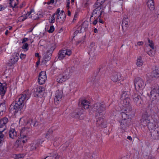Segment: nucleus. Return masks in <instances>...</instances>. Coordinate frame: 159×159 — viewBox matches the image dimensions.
<instances>
[{
    "label": "nucleus",
    "instance_id": "obj_1",
    "mask_svg": "<svg viewBox=\"0 0 159 159\" xmlns=\"http://www.w3.org/2000/svg\"><path fill=\"white\" fill-rule=\"evenodd\" d=\"M30 97L28 91L24 92L19 96L18 98L16 99L15 103L13 102L10 105L9 108L10 111H12L15 110L14 112H17L19 110H21L25 102Z\"/></svg>",
    "mask_w": 159,
    "mask_h": 159
},
{
    "label": "nucleus",
    "instance_id": "obj_2",
    "mask_svg": "<svg viewBox=\"0 0 159 159\" xmlns=\"http://www.w3.org/2000/svg\"><path fill=\"white\" fill-rule=\"evenodd\" d=\"M30 128V127L28 128L27 126L22 128L20 131V138L16 141L15 145V147L18 150L21 151L23 150L24 144L26 142L28 138L27 136L24 134H27Z\"/></svg>",
    "mask_w": 159,
    "mask_h": 159
},
{
    "label": "nucleus",
    "instance_id": "obj_3",
    "mask_svg": "<svg viewBox=\"0 0 159 159\" xmlns=\"http://www.w3.org/2000/svg\"><path fill=\"white\" fill-rule=\"evenodd\" d=\"M106 107V106L104 103H97L93 105L92 110L95 112L96 116H101L104 114Z\"/></svg>",
    "mask_w": 159,
    "mask_h": 159
},
{
    "label": "nucleus",
    "instance_id": "obj_4",
    "mask_svg": "<svg viewBox=\"0 0 159 159\" xmlns=\"http://www.w3.org/2000/svg\"><path fill=\"white\" fill-rule=\"evenodd\" d=\"M125 93H124L121 96L122 110L123 111H127L128 112H131L132 109L130 105V99L127 96L125 98Z\"/></svg>",
    "mask_w": 159,
    "mask_h": 159
},
{
    "label": "nucleus",
    "instance_id": "obj_5",
    "mask_svg": "<svg viewBox=\"0 0 159 159\" xmlns=\"http://www.w3.org/2000/svg\"><path fill=\"white\" fill-rule=\"evenodd\" d=\"M134 86L136 90L142 95L143 91L146 85L144 80L139 78H137L134 80Z\"/></svg>",
    "mask_w": 159,
    "mask_h": 159
},
{
    "label": "nucleus",
    "instance_id": "obj_6",
    "mask_svg": "<svg viewBox=\"0 0 159 159\" xmlns=\"http://www.w3.org/2000/svg\"><path fill=\"white\" fill-rule=\"evenodd\" d=\"M71 72L70 70L67 69L62 74H60L56 78V81L59 83L65 81L70 77Z\"/></svg>",
    "mask_w": 159,
    "mask_h": 159
},
{
    "label": "nucleus",
    "instance_id": "obj_7",
    "mask_svg": "<svg viewBox=\"0 0 159 159\" xmlns=\"http://www.w3.org/2000/svg\"><path fill=\"white\" fill-rule=\"evenodd\" d=\"M56 15H57V21L61 23H63L66 18V14L64 11H61L60 8H58L55 12Z\"/></svg>",
    "mask_w": 159,
    "mask_h": 159
},
{
    "label": "nucleus",
    "instance_id": "obj_8",
    "mask_svg": "<svg viewBox=\"0 0 159 159\" xmlns=\"http://www.w3.org/2000/svg\"><path fill=\"white\" fill-rule=\"evenodd\" d=\"M71 53V51L70 49L60 50L58 53V59L59 60H61L66 56H70Z\"/></svg>",
    "mask_w": 159,
    "mask_h": 159
},
{
    "label": "nucleus",
    "instance_id": "obj_9",
    "mask_svg": "<svg viewBox=\"0 0 159 159\" xmlns=\"http://www.w3.org/2000/svg\"><path fill=\"white\" fill-rule=\"evenodd\" d=\"M44 141V140L42 139H38L35 141H34L30 145V150L31 151L35 150Z\"/></svg>",
    "mask_w": 159,
    "mask_h": 159
},
{
    "label": "nucleus",
    "instance_id": "obj_10",
    "mask_svg": "<svg viewBox=\"0 0 159 159\" xmlns=\"http://www.w3.org/2000/svg\"><path fill=\"white\" fill-rule=\"evenodd\" d=\"M133 102L138 106H140L143 104V100L140 96L137 94H134L132 95Z\"/></svg>",
    "mask_w": 159,
    "mask_h": 159
},
{
    "label": "nucleus",
    "instance_id": "obj_11",
    "mask_svg": "<svg viewBox=\"0 0 159 159\" xmlns=\"http://www.w3.org/2000/svg\"><path fill=\"white\" fill-rule=\"evenodd\" d=\"M96 8L94 10L91 17L94 18H99L100 17L101 15L103 12V10L101 7H95Z\"/></svg>",
    "mask_w": 159,
    "mask_h": 159
},
{
    "label": "nucleus",
    "instance_id": "obj_12",
    "mask_svg": "<svg viewBox=\"0 0 159 159\" xmlns=\"http://www.w3.org/2000/svg\"><path fill=\"white\" fill-rule=\"evenodd\" d=\"M47 80V76L45 72L42 71L39 74L38 78V82L39 84H44Z\"/></svg>",
    "mask_w": 159,
    "mask_h": 159
},
{
    "label": "nucleus",
    "instance_id": "obj_13",
    "mask_svg": "<svg viewBox=\"0 0 159 159\" xmlns=\"http://www.w3.org/2000/svg\"><path fill=\"white\" fill-rule=\"evenodd\" d=\"M19 54L17 53H14L12 54L9 61V64L11 66L15 64L18 60Z\"/></svg>",
    "mask_w": 159,
    "mask_h": 159
},
{
    "label": "nucleus",
    "instance_id": "obj_14",
    "mask_svg": "<svg viewBox=\"0 0 159 159\" xmlns=\"http://www.w3.org/2000/svg\"><path fill=\"white\" fill-rule=\"evenodd\" d=\"M146 125L148 127L150 130H152L159 127V123L157 121L153 120V122L149 121Z\"/></svg>",
    "mask_w": 159,
    "mask_h": 159
},
{
    "label": "nucleus",
    "instance_id": "obj_15",
    "mask_svg": "<svg viewBox=\"0 0 159 159\" xmlns=\"http://www.w3.org/2000/svg\"><path fill=\"white\" fill-rule=\"evenodd\" d=\"M89 25V22L87 21H85L83 23H79L77 25V27L79 28L81 31L82 32L86 31Z\"/></svg>",
    "mask_w": 159,
    "mask_h": 159
},
{
    "label": "nucleus",
    "instance_id": "obj_16",
    "mask_svg": "<svg viewBox=\"0 0 159 159\" xmlns=\"http://www.w3.org/2000/svg\"><path fill=\"white\" fill-rule=\"evenodd\" d=\"M8 121V119L7 118L4 117L0 120V129L2 128L1 130H0V133H2L4 131L6 128V124Z\"/></svg>",
    "mask_w": 159,
    "mask_h": 159
},
{
    "label": "nucleus",
    "instance_id": "obj_17",
    "mask_svg": "<svg viewBox=\"0 0 159 159\" xmlns=\"http://www.w3.org/2000/svg\"><path fill=\"white\" fill-rule=\"evenodd\" d=\"M111 78L113 82H116L121 79V75L120 73L114 72L111 74Z\"/></svg>",
    "mask_w": 159,
    "mask_h": 159
},
{
    "label": "nucleus",
    "instance_id": "obj_18",
    "mask_svg": "<svg viewBox=\"0 0 159 159\" xmlns=\"http://www.w3.org/2000/svg\"><path fill=\"white\" fill-rule=\"evenodd\" d=\"M44 90V88L43 87H38L34 89V94L37 97H41L43 94V91Z\"/></svg>",
    "mask_w": 159,
    "mask_h": 159
},
{
    "label": "nucleus",
    "instance_id": "obj_19",
    "mask_svg": "<svg viewBox=\"0 0 159 159\" xmlns=\"http://www.w3.org/2000/svg\"><path fill=\"white\" fill-rule=\"evenodd\" d=\"M150 121L149 116L147 113L143 114L141 120L142 125L143 126H146V124Z\"/></svg>",
    "mask_w": 159,
    "mask_h": 159
},
{
    "label": "nucleus",
    "instance_id": "obj_20",
    "mask_svg": "<svg viewBox=\"0 0 159 159\" xmlns=\"http://www.w3.org/2000/svg\"><path fill=\"white\" fill-rule=\"evenodd\" d=\"M97 125L102 128H104L106 127V122L104 119L101 117H99L97 119Z\"/></svg>",
    "mask_w": 159,
    "mask_h": 159
},
{
    "label": "nucleus",
    "instance_id": "obj_21",
    "mask_svg": "<svg viewBox=\"0 0 159 159\" xmlns=\"http://www.w3.org/2000/svg\"><path fill=\"white\" fill-rule=\"evenodd\" d=\"M152 90H151V97H152L153 96V95H154V96L156 97L157 95H158V93H159V87L157 84H154V86L152 87H151Z\"/></svg>",
    "mask_w": 159,
    "mask_h": 159
},
{
    "label": "nucleus",
    "instance_id": "obj_22",
    "mask_svg": "<svg viewBox=\"0 0 159 159\" xmlns=\"http://www.w3.org/2000/svg\"><path fill=\"white\" fill-rule=\"evenodd\" d=\"M148 78L151 80H153L155 78H159V68L153 70Z\"/></svg>",
    "mask_w": 159,
    "mask_h": 159
},
{
    "label": "nucleus",
    "instance_id": "obj_23",
    "mask_svg": "<svg viewBox=\"0 0 159 159\" xmlns=\"http://www.w3.org/2000/svg\"><path fill=\"white\" fill-rule=\"evenodd\" d=\"M151 136L154 139H158L159 136V127L151 130Z\"/></svg>",
    "mask_w": 159,
    "mask_h": 159
},
{
    "label": "nucleus",
    "instance_id": "obj_24",
    "mask_svg": "<svg viewBox=\"0 0 159 159\" xmlns=\"http://www.w3.org/2000/svg\"><path fill=\"white\" fill-rule=\"evenodd\" d=\"M62 98V93L59 91H57L55 93L54 98V102L56 104L59 103V102L61 100Z\"/></svg>",
    "mask_w": 159,
    "mask_h": 159
},
{
    "label": "nucleus",
    "instance_id": "obj_25",
    "mask_svg": "<svg viewBox=\"0 0 159 159\" xmlns=\"http://www.w3.org/2000/svg\"><path fill=\"white\" fill-rule=\"evenodd\" d=\"M129 20L128 18L126 17L123 19L122 22V27L123 29L126 30L129 27Z\"/></svg>",
    "mask_w": 159,
    "mask_h": 159
},
{
    "label": "nucleus",
    "instance_id": "obj_26",
    "mask_svg": "<svg viewBox=\"0 0 159 159\" xmlns=\"http://www.w3.org/2000/svg\"><path fill=\"white\" fill-rule=\"evenodd\" d=\"M6 84L0 83V94L1 96H3L6 92L7 87Z\"/></svg>",
    "mask_w": 159,
    "mask_h": 159
},
{
    "label": "nucleus",
    "instance_id": "obj_27",
    "mask_svg": "<svg viewBox=\"0 0 159 159\" xmlns=\"http://www.w3.org/2000/svg\"><path fill=\"white\" fill-rule=\"evenodd\" d=\"M28 14L29 15H30L29 18L33 20L38 19L39 18L38 15L34 12L33 9L29 11V14Z\"/></svg>",
    "mask_w": 159,
    "mask_h": 159
},
{
    "label": "nucleus",
    "instance_id": "obj_28",
    "mask_svg": "<svg viewBox=\"0 0 159 159\" xmlns=\"http://www.w3.org/2000/svg\"><path fill=\"white\" fill-rule=\"evenodd\" d=\"M9 134V137L12 139L15 138L17 135V132L13 128H10Z\"/></svg>",
    "mask_w": 159,
    "mask_h": 159
},
{
    "label": "nucleus",
    "instance_id": "obj_29",
    "mask_svg": "<svg viewBox=\"0 0 159 159\" xmlns=\"http://www.w3.org/2000/svg\"><path fill=\"white\" fill-rule=\"evenodd\" d=\"M105 0H97L96 2L94 5L95 7H101V8L103 7Z\"/></svg>",
    "mask_w": 159,
    "mask_h": 159
},
{
    "label": "nucleus",
    "instance_id": "obj_30",
    "mask_svg": "<svg viewBox=\"0 0 159 159\" xmlns=\"http://www.w3.org/2000/svg\"><path fill=\"white\" fill-rule=\"evenodd\" d=\"M6 111V105L4 102L0 104V116H2Z\"/></svg>",
    "mask_w": 159,
    "mask_h": 159
},
{
    "label": "nucleus",
    "instance_id": "obj_31",
    "mask_svg": "<svg viewBox=\"0 0 159 159\" xmlns=\"http://www.w3.org/2000/svg\"><path fill=\"white\" fill-rule=\"evenodd\" d=\"M84 111L83 109H81L78 112L73 113L72 116L77 119H82L83 118L81 116L83 114Z\"/></svg>",
    "mask_w": 159,
    "mask_h": 159
},
{
    "label": "nucleus",
    "instance_id": "obj_32",
    "mask_svg": "<svg viewBox=\"0 0 159 159\" xmlns=\"http://www.w3.org/2000/svg\"><path fill=\"white\" fill-rule=\"evenodd\" d=\"M128 126L127 124L126 120H122L120 122V128H121L123 131H125L126 130Z\"/></svg>",
    "mask_w": 159,
    "mask_h": 159
},
{
    "label": "nucleus",
    "instance_id": "obj_33",
    "mask_svg": "<svg viewBox=\"0 0 159 159\" xmlns=\"http://www.w3.org/2000/svg\"><path fill=\"white\" fill-rule=\"evenodd\" d=\"M90 103L89 101L84 100L82 101L81 105L85 109H88L90 107Z\"/></svg>",
    "mask_w": 159,
    "mask_h": 159
},
{
    "label": "nucleus",
    "instance_id": "obj_34",
    "mask_svg": "<svg viewBox=\"0 0 159 159\" xmlns=\"http://www.w3.org/2000/svg\"><path fill=\"white\" fill-rule=\"evenodd\" d=\"M51 54L52 52H47L46 53H44L43 59L45 61H48L50 59Z\"/></svg>",
    "mask_w": 159,
    "mask_h": 159
},
{
    "label": "nucleus",
    "instance_id": "obj_35",
    "mask_svg": "<svg viewBox=\"0 0 159 159\" xmlns=\"http://www.w3.org/2000/svg\"><path fill=\"white\" fill-rule=\"evenodd\" d=\"M147 4L151 10H154V6L153 0H149L147 3Z\"/></svg>",
    "mask_w": 159,
    "mask_h": 159
},
{
    "label": "nucleus",
    "instance_id": "obj_36",
    "mask_svg": "<svg viewBox=\"0 0 159 159\" xmlns=\"http://www.w3.org/2000/svg\"><path fill=\"white\" fill-rule=\"evenodd\" d=\"M121 111H122L121 115L123 119V120H126L127 118H128L129 116L130 115L129 113L130 112H128L127 111H123L122 110V109H121Z\"/></svg>",
    "mask_w": 159,
    "mask_h": 159
},
{
    "label": "nucleus",
    "instance_id": "obj_37",
    "mask_svg": "<svg viewBox=\"0 0 159 159\" xmlns=\"http://www.w3.org/2000/svg\"><path fill=\"white\" fill-rule=\"evenodd\" d=\"M47 48L49 49L48 52H52L55 48V44L53 43H49L47 46Z\"/></svg>",
    "mask_w": 159,
    "mask_h": 159
},
{
    "label": "nucleus",
    "instance_id": "obj_38",
    "mask_svg": "<svg viewBox=\"0 0 159 159\" xmlns=\"http://www.w3.org/2000/svg\"><path fill=\"white\" fill-rule=\"evenodd\" d=\"M10 6L13 8L18 4V0H10Z\"/></svg>",
    "mask_w": 159,
    "mask_h": 159
},
{
    "label": "nucleus",
    "instance_id": "obj_39",
    "mask_svg": "<svg viewBox=\"0 0 159 159\" xmlns=\"http://www.w3.org/2000/svg\"><path fill=\"white\" fill-rule=\"evenodd\" d=\"M49 154L50 155L49 156L53 158L54 159H59V156L58 155V154L55 151L52 152Z\"/></svg>",
    "mask_w": 159,
    "mask_h": 159
},
{
    "label": "nucleus",
    "instance_id": "obj_40",
    "mask_svg": "<svg viewBox=\"0 0 159 159\" xmlns=\"http://www.w3.org/2000/svg\"><path fill=\"white\" fill-rule=\"evenodd\" d=\"M143 64V60L141 57H139L137 58L136 60V65L139 67L142 66Z\"/></svg>",
    "mask_w": 159,
    "mask_h": 159
},
{
    "label": "nucleus",
    "instance_id": "obj_41",
    "mask_svg": "<svg viewBox=\"0 0 159 159\" xmlns=\"http://www.w3.org/2000/svg\"><path fill=\"white\" fill-rule=\"evenodd\" d=\"M29 123H30V125L31 126H33L34 127L37 126L38 125V123L37 121L31 119L30 121L27 122L26 125H28Z\"/></svg>",
    "mask_w": 159,
    "mask_h": 159
},
{
    "label": "nucleus",
    "instance_id": "obj_42",
    "mask_svg": "<svg viewBox=\"0 0 159 159\" xmlns=\"http://www.w3.org/2000/svg\"><path fill=\"white\" fill-rule=\"evenodd\" d=\"M94 20L93 19V17H90V22L91 24H93V25H96L98 22V19L97 18H94Z\"/></svg>",
    "mask_w": 159,
    "mask_h": 159
},
{
    "label": "nucleus",
    "instance_id": "obj_43",
    "mask_svg": "<svg viewBox=\"0 0 159 159\" xmlns=\"http://www.w3.org/2000/svg\"><path fill=\"white\" fill-rule=\"evenodd\" d=\"M29 45L28 43H25L23 44L22 47V48L25 51H27L29 49Z\"/></svg>",
    "mask_w": 159,
    "mask_h": 159
},
{
    "label": "nucleus",
    "instance_id": "obj_44",
    "mask_svg": "<svg viewBox=\"0 0 159 159\" xmlns=\"http://www.w3.org/2000/svg\"><path fill=\"white\" fill-rule=\"evenodd\" d=\"M95 43H91L89 48V49H90V51H92L93 52L95 48Z\"/></svg>",
    "mask_w": 159,
    "mask_h": 159
},
{
    "label": "nucleus",
    "instance_id": "obj_45",
    "mask_svg": "<svg viewBox=\"0 0 159 159\" xmlns=\"http://www.w3.org/2000/svg\"><path fill=\"white\" fill-rule=\"evenodd\" d=\"M85 157L86 159H91V157H94L93 155L91 156V154L89 152L86 153L85 154Z\"/></svg>",
    "mask_w": 159,
    "mask_h": 159
},
{
    "label": "nucleus",
    "instance_id": "obj_46",
    "mask_svg": "<svg viewBox=\"0 0 159 159\" xmlns=\"http://www.w3.org/2000/svg\"><path fill=\"white\" fill-rule=\"evenodd\" d=\"M148 42L149 43V45L152 49H154V45L153 41L152 40H150L148 39Z\"/></svg>",
    "mask_w": 159,
    "mask_h": 159
},
{
    "label": "nucleus",
    "instance_id": "obj_47",
    "mask_svg": "<svg viewBox=\"0 0 159 159\" xmlns=\"http://www.w3.org/2000/svg\"><path fill=\"white\" fill-rule=\"evenodd\" d=\"M55 15H56L55 13L51 17V19L49 20V22L50 23H53L54 22L55 20Z\"/></svg>",
    "mask_w": 159,
    "mask_h": 159
},
{
    "label": "nucleus",
    "instance_id": "obj_48",
    "mask_svg": "<svg viewBox=\"0 0 159 159\" xmlns=\"http://www.w3.org/2000/svg\"><path fill=\"white\" fill-rule=\"evenodd\" d=\"M29 14V11L28 12L25 14L24 15L21 16V18H23L22 19V20L23 21L26 19L28 16L30 17V15H29V14Z\"/></svg>",
    "mask_w": 159,
    "mask_h": 159
},
{
    "label": "nucleus",
    "instance_id": "obj_49",
    "mask_svg": "<svg viewBox=\"0 0 159 159\" xmlns=\"http://www.w3.org/2000/svg\"><path fill=\"white\" fill-rule=\"evenodd\" d=\"M147 52L150 56H153L155 54L154 52L152 50H150Z\"/></svg>",
    "mask_w": 159,
    "mask_h": 159
},
{
    "label": "nucleus",
    "instance_id": "obj_50",
    "mask_svg": "<svg viewBox=\"0 0 159 159\" xmlns=\"http://www.w3.org/2000/svg\"><path fill=\"white\" fill-rule=\"evenodd\" d=\"M54 30V27L53 25L50 26L49 30H48V32L50 33H52Z\"/></svg>",
    "mask_w": 159,
    "mask_h": 159
},
{
    "label": "nucleus",
    "instance_id": "obj_51",
    "mask_svg": "<svg viewBox=\"0 0 159 159\" xmlns=\"http://www.w3.org/2000/svg\"><path fill=\"white\" fill-rule=\"evenodd\" d=\"M25 155V154H19L16 155V158H23Z\"/></svg>",
    "mask_w": 159,
    "mask_h": 159
},
{
    "label": "nucleus",
    "instance_id": "obj_52",
    "mask_svg": "<svg viewBox=\"0 0 159 159\" xmlns=\"http://www.w3.org/2000/svg\"><path fill=\"white\" fill-rule=\"evenodd\" d=\"M77 27V30L74 32V37L75 36H76L78 33H81L82 32V31H81V30H80V29H79V28L78 27Z\"/></svg>",
    "mask_w": 159,
    "mask_h": 159
},
{
    "label": "nucleus",
    "instance_id": "obj_53",
    "mask_svg": "<svg viewBox=\"0 0 159 159\" xmlns=\"http://www.w3.org/2000/svg\"><path fill=\"white\" fill-rule=\"evenodd\" d=\"M75 84L74 83H71L70 84V87L71 89H73L75 86Z\"/></svg>",
    "mask_w": 159,
    "mask_h": 159
},
{
    "label": "nucleus",
    "instance_id": "obj_54",
    "mask_svg": "<svg viewBox=\"0 0 159 159\" xmlns=\"http://www.w3.org/2000/svg\"><path fill=\"white\" fill-rule=\"evenodd\" d=\"M143 44V42L142 41H139L137 43V44H136L135 46H140L142 45Z\"/></svg>",
    "mask_w": 159,
    "mask_h": 159
},
{
    "label": "nucleus",
    "instance_id": "obj_55",
    "mask_svg": "<svg viewBox=\"0 0 159 159\" xmlns=\"http://www.w3.org/2000/svg\"><path fill=\"white\" fill-rule=\"evenodd\" d=\"M66 8L67 9H69L70 7L69 5L70 4V0H66Z\"/></svg>",
    "mask_w": 159,
    "mask_h": 159
},
{
    "label": "nucleus",
    "instance_id": "obj_56",
    "mask_svg": "<svg viewBox=\"0 0 159 159\" xmlns=\"http://www.w3.org/2000/svg\"><path fill=\"white\" fill-rule=\"evenodd\" d=\"M53 132V131L52 129H50L48 132L47 133L46 136H47L49 134H51Z\"/></svg>",
    "mask_w": 159,
    "mask_h": 159
},
{
    "label": "nucleus",
    "instance_id": "obj_57",
    "mask_svg": "<svg viewBox=\"0 0 159 159\" xmlns=\"http://www.w3.org/2000/svg\"><path fill=\"white\" fill-rule=\"evenodd\" d=\"M54 2V0H50V1H48L47 2V3L48 5H49L51 4H53Z\"/></svg>",
    "mask_w": 159,
    "mask_h": 159
},
{
    "label": "nucleus",
    "instance_id": "obj_58",
    "mask_svg": "<svg viewBox=\"0 0 159 159\" xmlns=\"http://www.w3.org/2000/svg\"><path fill=\"white\" fill-rule=\"evenodd\" d=\"M26 57V55L23 54L21 53L20 55V57L21 59H24Z\"/></svg>",
    "mask_w": 159,
    "mask_h": 159
},
{
    "label": "nucleus",
    "instance_id": "obj_59",
    "mask_svg": "<svg viewBox=\"0 0 159 159\" xmlns=\"http://www.w3.org/2000/svg\"><path fill=\"white\" fill-rule=\"evenodd\" d=\"M28 40V38H25L22 39V43H24L25 42H26Z\"/></svg>",
    "mask_w": 159,
    "mask_h": 159
},
{
    "label": "nucleus",
    "instance_id": "obj_60",
    "mask_svg": "<svg viewBox=\"0 0 159 159\" xmlns=\"http://www.w3.org/2000/svg\"><path fill=\"white\" fill-rule=\"evenodd\" d=\"M25 5V2H22V3H21V4L20 6H19V7L20 8H22L23 7H24Z\"/></svg>",
    "mask_w": 159,
    "mask_h": 159
},
{
    "label": "nucleus",
    "instance_id": "obj_61",
    "mask_svg": "<svg viewBox=\"0 0 159 159\" xmlns=\"http://www.w3.org/2000/svg\"><path fill=\"white\" fill-rule=\"evenodd\" d=\"M45 159H54L51 157L48 156L45 157Z\"/></svg>",
    "mask_w": 159,
    "mask_h": 159
},
{
    "label": "nucleus",
    "instance_id": "obj_62",
    "mask_svg": "<svg viewBox=\"0 0 159 159\" xmlns=\"http://www.w3.org/2000/svg\"><path fill=\"white\" fill-rule=\"evenodd\" d=\"M77 18V15L75 13L74 15V18L73 20H76Z\"/></svg>",
    "mask_w": 159,
    "mask_h": 159
},
{
    "label": "nucleus",
    "instance_id": "obj_63",
    "mask_svg": "<svg viewBox=\"0 0 159 159\" xmlns=\"http://www.w3.org/2000/svg\"><path fill=\"white\" fill-rule=\"evenodd\" d=\"M127 139H128L129 140H131V141L132 140V138L131 136H127Z\"/></svg>",
    "mask_w": 159,
    "mask_h": 159
},
{
    "label": "nucleus",
    "instance_id": "obj_64",
    "mask_svg": "<svg viewBox=\"0 0 159 159\" xmlns=\"http://www.w3.org/2000/svg\"><path fill=\"white\" fill-rule=\"evenodd\" d=\"M4 9V7L2 6H0V11H2Z\"/></svg>",
    "mask_w": 159,
    "mask_h": 159
}]
</instances>
